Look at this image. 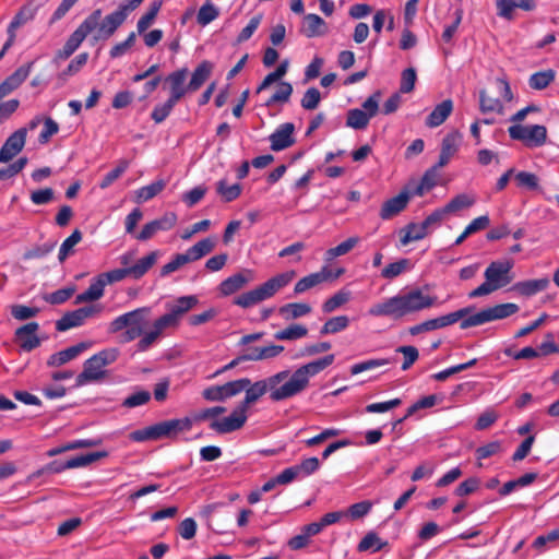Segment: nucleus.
<instances>
[{
  "label": "nucleus",
  "instance_id": "f257e3e1",
  "mask_svg": "<svg viewBox=\"0 0 559 559\" xmlns=\"http://www.w3.org/2000/svg\"><path fill=\"white\" fill-rule=\"evenodd\" d=\"M436 296L425 294L420 288H413L374 304L368 310L372 317H388L394 320L438 306Z\"/></svg>",
  "mask_w": 559,
  "mask_h": 559
},
{
  "label": "nucleus",
  "instance_id": "f03ea898",
  "mask_svg": "<svg viewBox=\"0 0 559 559\" xmlns=\"http://www.w3.org/2000/svg\"><path fill=\"white\" fill-rule=\"evenodd\" d=\"M519 309V306L513 302L499 304L492 307H487L476 313H472V307H465L445 316L433 318V320L437 330L452 325L460 320V328L465 330L473 326L483 325L491 321L509 318L515 314Z\"/></svg>",
  "mask_w": 559,
  "mask_h": 559
},
{
  "label": "nucleus",
  "instance_id": "7ed1b4c3",
  "mask_svg": "<svg viewBox=\"0 0 559 559\" xmlns=\"http://www.w3.org/2000/svg\"><path fill=\"white\" fill-rule=\"evenodd\" d=\"M286 377V372L280 371L253 383L248 378V385H246L243 390L245 399L239 405L248 412L249 407L255 404L266 393H269V397L272 402H282L292 399L286 383L284 382Z\"/></svg>",
  "mask_w": 559,
  "mask_h": 559
},
{
  "label": "nucleus",
  "instance_id": "20e7f679",
  "mask_svg": "<svg viewBox=\"0 0 559 559\" xmlns=\"http://www.w3.org/2000/svg\"><path fill=\"white\" fill-rule=\"evenodd\" d=\"M294 271L280 273L252 290L240 294L234 299V304L241 308L253 307L261 301L271 298L278 290L287 286L295 277Z\"/></svg>",
  "mask_w": 559,
  "mask_h": 559
},
{
  "label": "nucleus",
  "instance_id": "39448f33",
  "mask_svg": "<svg viewBox=\"0 0 559 559\" xmlns=\"http://www.w3.org/2000/svg\"><path fill=\"white\" fill-rule=\"evenodd\" d=\"M512 267L511 261H493L485 270L484 276L485 282L478 287L468 293V298H478L488 296L491 293L509 285L512 280Z\"/></svg>",
  "mask_w": 559,
  "mask_h": 559
},
{
  "label": "nucleus",
  "instance_id": "423d86ee",
  "mask_svg": "<svg viewBox=\"0 0 559 559\" xmlns=\"http://www.w3.org/2000/svg\"><path fill=\"white\" fill-rule=\"evenodd\" d=\"M333 361L334 355L330 354L299 367L294 372H290L289 370H282L281 372L287 373L284 382L286 383L290 397L304 392L309 385L310 378L324 370L326 367L332 365Z\"/></svg>",
  "mask_w": 559,
  "mask_h": 559
},
{
  "label": "nucleus",
  "instance_id": "0eeeda50",
  "mask_svg": "<svg viewBox=\"0 0 559 559\" xmlns=\"http://www.w3.org/2000/svg\"><path fill=\"white\" fill-rule=\"evenodd\" d=\"M151 308L141 307L115 318L109 324V332L124 331L123 341L131 342L140 337L147 324Z\"/></svg>",
  "mask_w": 559,
  "mask_h": 559
},
{
  "label": "nucleus",
  "instance_id": "6e6552de",
  "mask_svg": "<svg viewBox=\"0 0 559 559\" xmlns=\"http://www.w3.org/2000/svg\"><path fill=\"white\" fill-rule=\"evenodd\" d=\"M118 357L119 349L116 347L105 348L93 355L84 362L83 371L76 377V386L104 379L105 367L115 362Z\"/></svg>",
  "mask_w": 559,
  "mask_h": 559
},
{
  "label": "nucleus",
  "instance_id": "1a4fd4ad",
  "mask_svg": "<svg viewBox=\"0 0 559 559\" xmlns=\"http://www.w3.org/2000/svg\"><path fill=\"white\" fill-rule=\"evenodd\" d=\"M199 300L195 296H182L177 298L173 304H167V312L156 319L153 325L163 334L167 329H177L182 317L198 305Z\"/></svg>",
  "mask_w": 559,
  "mask_h": 559
},
{
  "label": "nucleus",
  "instance_id": "9d476101",
  "mask_svg": "<svg viewBox=\"0 0 559 559\" xmlns=\"http://www.w3.org/2000/svg\"><path fill=\"white\" fill-rule=\"evenodd\" d=\"M100 19L102 10L93 11L70 35L62 49L57 51L55 61L68 59L80 47L86 36L96 28Z\"/></svg>",
  "mask_w": 559,
  "mask_h": 559
},
{
  "label": "nucleus",
  "instance_id": "9b49d317",
  "mask_svg": "<svg viewBox=\"0 0 559 559\" xmlns=\"http://www.w3.org/2000/svg\"><path fill=\"white\" fill-rule=\"evenodd\" d=\"M512 140L521 141L526 147H540L547 141V129L542 124L522 126L514 123L508 129Z\"/></svg>",
  "mask_w": 559,
  "mask_h": 559
},
{
  "label": "nucleus",
  "instance_id": "f8f14e48",
  "mask_svg": "<svg viewBox=\"0 0 559 559\" xmlns=\"http://www.w3.org/2000/svg\"><path fill=\"white\" fill-rule=\"evenodd\" d=\"M380 93L376 92L362 103V109L348 110L346 126L355 130L365 129L379 110Z\"/></svg>",
  "mask_w": 559,
  "mask_h": 559
},
{
  "label": "nucleus",
  "instance_id": "ddd939ff",
  "mask_svg": "<svg viewBox=\"0 0 559 559\" xmlns=\"http://www.w3.org/2000/svg\"><path fill=\"white\" fill-rule=\"evenodd\" d=\"M246 385H248V378H241L222 385L209 386L203 390L202 396L210 402H223L243 392Z\"/></svg>",
  "mask_w": 559,
  "mask_h": 559
},
{
  "label": "nucleus",
  "instance_id": "4468645a",
  "mask_svg": "<svg viewBox=\"0 0 559 559\" xmlns=\"http://www.w3.org/2000/svg\"><path fill=\"white\" fill-rule=\"evenodd\" d=\"M100 307L96 305L86 306L82 308H78L73 311H69L64 313L57 322L56 330L59 332H64L73 328L81 326L85 323V321L99 313Z\"/></svg>",
  "mask_w": 559,
  "mask_h": 559
},
{
  "label": "nucleus",
  "instance_id": "2eb2a0df",
  "mask_svg": "<svg viewBox=\"0 0 559 559\" xmlns=\"http://www.w3.org/2000/svg\"><path fill=\"white\" fill-rule=\"evenodd\" d=\"M105 456H107V452L99 451V452L81 454V455L71 457L70 460H68L66 462L52 461L46 465V471H48V473L58 474V473L64 472L66 469L87 466L91 463H93L99 459H103Z\"/></svg>",
  "mask_w": 559,
  "mask_h": 559
},
{
  "label": "nucleus",
  "instance_id": "dca6fc26",
  "mask_svg": "<svg viewBox=\"0 0 559 559\" xmlns=\"http://www.w3.org/2000/svg\"><path fill=\"white\" fill-rule=\"evenodd\" d=\"M247 418V411L238 404L229 416L212 421L210 428L222 435L229 433L242 428Z\"/></svg>",
  "mask_w": 559,
  "mask_h": 559
},
{
  "label": "nucleus",
  "instance_id": "f3484780",
  "mask_svg": "<svg viewBox=\"0 0 559 559\" xmlns=\"http://www.w3.org/2000/svg\"><path fill=\"white\" fill-rule=\"evenodd\" d=\"M178 217L174 212L165 213L160 218L145 224L142 230L135 236L140 241L151 239L157 231L170 230L177 224Z\"/></svg>",
  "mask_w": 559,
  "mask_h": 559
},
{
  "label": "nucleus",
  "instance_id": "a211bd4d",
  "mask_svg": "<svg viewBox=\"0 0 559 559\" xmlns=\"http://www.w3.org/2000/svg\"><path fill=\"white\" fill-rule=\"evenodd\" d=\"M39 324L37 322H28L15 330V342L24 352H31L37 348L41 341L37 336Z\"/></svg>",
  "mask_w": 559,
  "mask_h": 559
},
{
  "label": "nucleus",
  "instance_id": "6ab92c4d",
  "mask_svg": "<svg viewBox=\"0 0 559 559\" xmlns=\"http://www.w3.org/2000/svg\"><path fill=\"white\" fill-rule=\"evenodd\" d=\"M26 128H21L13 132L4 142L0 150V163H8L16 156L24 147L26 140Z\"/></svg>",
  "mask_w": 559,
  "mask_h": 559
},
{
  "label": "nucleus",
  "instance_id": "aec40b11",
  "mask_svg": "<svg viewBox=\"0 0 559 559\" xmlns=\"http://www.w3.org/2000/svg\"><path fill=\"white\" fill-rule=\"evenodd\" d=\"M127 19V14L121 11L119 8L111 12L110 14L106 15L103 21H98L97 34L95 35V39H108L110 38L115 32L119 28L120 25L123 24V22Z\"/></svg>",
  "mask_w": 559,
  "mask_h": 559
},
{
  "label": "nucleus",
  "instance_id": "412c9836",
  "mask_svg": "<svg viewBox=\"0 0 559 559\" xmlns=\"http://www.w3.org/2000/svg\"><path fill=\"white\" fill-rule=\"evenodd\" d=\"M295 126L292 122H285L269 136L270 147L274 152H280L290 147L295 143Z\"/></svg>",
  "mask_w": 559,
  "mask_h": 559
},
{
  "label": "nucleus",
  "instance_id": "4be33fe9",
  "mask_svg": "<svg viewBox=\"0 0 559 559\" xmlns=\"http://www.w3.org/2000/svg\"><path fill=\"white\" fill-rule=\"evenodd\" d=\"M35 16V9L31 7H23L12 19L8 26L9 38L7 43L3 45L2 50L0 52V58L4 55L5 50L12 46L15 39V32L19 27L33 20Z\"/></svg>",
  "mask_w": 559,
  "mask_h": 559
},
{
  "label": "nucleus",
  "instance_id": "5701e85b",
  "mask_svg": "<svg viewBox=\"0 0 559 559\" xmlns=\"http://www.w3.org/2000/svg\"><path fill=\"white\" fill-rule=\"evenodd\" d=\"M254 275L251 270H246L240 273H236L219 284V292L224 296H229L240 290L249 282L253 281Z\"/></svg>",
  "mask_w": 559,
  "mask_h": 559
},
{
  "label": "nucleus",
  "instance_id": "b1692460",
  "mask_svg": "<svg viewBox=\"0 0 559 559\" xmlns=\"http://www.w3.org/2000/svg\"><path fill=\"white\" fill-rule=\"evenodd\" d=\"M187 74L188 70L183 68L170 73L166 78V82L169 83L170 87V96L168 98L169 100L177 104L185 96L186 92L189 91L187 87H185Z\"/></svg>",
  "mask_w": 559,
  "mask_h": 559
},
{
  "label": "nucleus",
  "instance_id": "393cba45",
  "mask_svg": "<svg viewBox=\"0 0 559 559\" xmlns=\"http://www.w3.org/2000/svg\"><path fill=\"white\" fill-rule=\"evenodd\" d=\"M33 63L17 68L0 84V99L16 90L28 76Z\"/></svg>",
  "mask_w": 559,
  "mask_h": 559
},
{
  "label": "nucleus",
  "instance_id": "a878e982",
  "mask_svg": "<svg viewBox=\"0 0 559 559\" xmlns=\"http://www.w3.org/2000/svg\"><path fill=\"white\" fill-rule=\"evenodd\" d=\"M88 346L90 345L87 343L82 342L58 353H55L48 358L47 365L49 367H60L76 358L81 353L86 350Z\"/></svg>",
  "mask_w": 559,
  "mask_h": 559
},
{
  "label": "nucleus",
  "instance_id": "bb28decb",
  "mask_svg": "<svg viewBox=\"0 0 559 559\" xmlns=\"http://www.w3.org/2000/svg\"><path fill=\"white\" fill-rule=\"evenodd\" d=\"M408 204V197L406 193H403L402 191L396 195L389 200H386L380 210V217L383 221L391 219L392 217L400 214L402 211L406 209Z\"/></svg>",
  "mask_w": 559,
  "mask_h": 559
},
{
  "label": "nucleus",
  "instance_id": "cd10ccee",
  "mask_svg": "<svg viewBox=\"0 0 559 559\" xmlns=\"http://www.w3.org/2000/svg\"><path fill=\"white\" fill-rule=\"evenodd\" d=\"M331 270L328 266H322L319 272L311 273L302 278H300L295 287V294H302L306 290L323 283L330 281Z\"/></svg>",
  "mask_w": 559,
  "mask_h": 559
},
{
  "label": "nucleus",
  "instance_id": "c85d7f7f",
  "mask_svg": "<svg viewBox=\"0 0 559 559\" xmlns=\"http://www.w3.org/2000/svg\"><path fill=\"white\" fill-rule=\"evenodd\" d=\"M301 33L308 38L323 36L328 33V26L322 17L310 13L304 17Z\"/></svg>",
  "mask_w": 559,
  "mask_h": 559
},
{
  "label": "nucleus",
  "instance_id": "c756f323",
  "mask_svg": "<svg viewBox=\"0 0 559 559\" xmlns=\"http://www.w3.org/2000/svg\"><path fill=\"white\" fill-rule=\"evenodd\" d=\"M163 438H168L164 421H159L143 429L134 430L130 433V439L136 442L158 440Z\"/></svg>",
  "mask_w": 559,
  "mask_h": 559
},
{
  "label": "nucleus",
  "instance_id": "7c9ffc66",
  "mask_svg": "<svg viewBox=\"0 0 559 559\" xmlns=\"http://www.w3.org/2000/svg\"><path fill=\"white\" fill-rule=\"evenodd\" d=\"M549 286L547 277L518 282L512 286V290L521 296L531 297L539 292L545 290Z\"/></svg>",
  "mask_w": 559,
  "mask_h": 559
},
{
  "label": "nucleus",
  "instance_id": "2f4dec72",
  "mask_svg": "<svg viewBox=\"0 0 559 559\" xmlns=\"http://www.w3.org/2000/svg\"><path fill=\"white\" fill-rule=\"evenodd\" d=\"M106 283L100 274L92 280L88 288L75 297V304L91 302L100 299L104 295Z\"/></svg>",
  "mask_w": 559,
  "mask_h": 559
},
{
  "label": "nucleus",
  "instance_id": "473e14b6",
  "mask_svg": "<svg viewBox=\"0 0 559 559\" xmlns=\"http://www.w3.org/2000/svg\"><path fill=\"white\" fill-rule=\"evenodd\" d=\"M453 109L451 99H445L435 107L426 120V124L430 128H436L442 124L450 116Z\"/></svg>",
  "mask_w": 559,
  "mask_h": 559
},
{
  "label": "nucleus",
  "instance_id": "72a5a7b5",
  "mask_svg": "<svg viewBox=\"0 0 559 559\" xmlns=\"http://www.w3.org/2000/svg\"><path fill=\"white\" fill-rule=\"evenodd\" d=\"M158 251H152L147 255L141 258L138 262L129 266L130 277L139 280L144 276L147 271L156 263Z\"/></svg>",
  "mask_w": 559,
  "mask_h": 559
},
{
  "label": "nucleus",
  "instance_id": "f704fd0d",
  "mask_svg": "<svg viewBox=\"0 0 559 559\" xmlns=\"http://www.w3.org/2000/svg\"><path fill=\"white\" fill-rule=\"evenodd\" d=\"M166 187L164 179H158L147 186H144L135 191V202L144 203L156 197Z\"/></svg>",
  "mask_w": 559,
  "mask_h": 559
},
{
  "label": "nucleus",
  "instance_id": "c9c22d12",
  "mask_svg": "<svg viewBox=\"0 0 559 559\" xmlns=\"http://www.w3.org/2000/svg\"><path fill=\"white\" fill-rule=\"evenodd\" d=\"M212 71V64L209 61L201 62L192 73L187 88L191 92L199 90L207 80Z\"/></svg>",
  "mask_w": 559,
  "mask_h": 559
},
{
  "label": "nucleus",
  "instance_id": "e433bc0d",
  "mask_svg": "<svg viewBox=\"0 0 559 559\" xmlns=\"http://www.w3.org/2000/svg\"><path fill=\"white\" fill-rule=\"evenodd\" d=\"M427 235L428 229L426 228L423 222L420 224L409 223L404 228V235L401 237V243L403 246H406L412 241H418L424 239Z\"/></svg>",
  "mask_w": 559,
  "mask_h": 559
},
{
  "label": "nucleus",
  "instance_id": "4c0bfd02",
  "mask_svg": "<svg viewBox=\"0 0 559 559\" xmlns=\"http://www.w3.org/2000/svg\"><path fill=\"white\" fill-rule=\"evenodd\" d=\"M192 424V419L189 417L164 420L168 438H175L181 432L190 431Z\"/></svg>",
  "mask_w": 559,
  "mask_h": 559
},
{
  "label": "nucleus",
  "instance_id": "58836bf2",
  "mask_svg": "<svg viewBox=\"0 0 559 559\" xmlns=\"http://www.w3.org/2000/svg\"><path fill=\"white\" fill-rule=\"evenodd\" d=\"M359 237H349L345 241L341 242L336 247L330 248L324 253L325 262H331L335 258L347 254L352 249H354L359 242Z\"/></svg>",
  "mask_w": 559,
  "mask_h": 559
},
{
  "label": "nucleus",
  "instance_id": "ea45409f",
  "mask_svg": "<svg viewBox=\"0 0 559 559\" xmlns=\"http://www.w3.org/2000/svg\"><path fill=\"white\" fill-rule=\"evenodd\" d=\"M556 78V72L552 69H547L533 73L528 79L531 88L540 91L546 88Z\"/></svg>",
  "mask_w": 559,
  "mask_h": 559
},
{
  "label": "nucleus",
  "instance_id": "a19ab883",
  "mask_svg": "<svg viewBox=\"0 0 559 559\" xmlns=\"http://www.w3.org/2000/svg\"><path fill=\"white\" fill-rule=\"evenodd\" d=\"M308 334V329L301 324H290L287 328L277 331L274 338L277 341H295L305 337Z\"/></svg>",
  "mask_w": 559,
  "mask_h": 559
},
{
  "label": "nucleus",
  "instance_id": "79ce46f5",
  "mask_svg": "<svg viewBox=\"0 0 559 559\" xmlns=\"http://www.w3.org/2000/svg\"><path fill=\"white\" fill-rule=\"evenodd\" d=\"M241 190L242 188L239 183L228 186L225 179H221L216 182V192L224 202H233L236 200L241 194Z\"/></svg>",
  "mask_w": 559,
  "mask_h": 559
},
{
  "label": "nucleus",
  "instance_id": "37998d69",
  "mask_svg": "<svg viewBox=\"0 0 559 559\" xmlns=\"http://www.w3.org/2000/svg\"><path fill=\"white\" fill-rule=\"evenodd\" d=\"M163 5V0H155L150 4L147 12L140 17L136 24V28L139 34L144 33L156 19L160 8Z\"/></svg>",
  "mask_w": 559,
  "mask_h": 559
},
{
  "label": "nucleus",
  "instance_id": "c03bdc74",
  "mask_svg": "<svg viewBox=\"0 0 559 559\" xmlns=\"http://www.w3.org/2000/svg\"><path fill=\"white\" fill-rule=\"evenodd\" d=\"M479 109L483 114H502L503 104L499 98L490 97L485 90L479 92Z\"/></svg>",
  "mask_w": 559,
  "mask_h": 559
},
{
  "label": "nucleus",
  "instance_id": "a18cd8bd",
  "mask_svg": "<svg viewBox=\"0 0 559 559\" xmlns=\"http://www.w3.org/2000/svg\"><path fill=\"white\" fill-rule=\"evenodd\" d=\"M311 312V307L304 302H292L280 308V313L286 319H297Z\"/></svg>",
  "mask_w": 559,
  "mask_h": 559
},
{
  "label": "nucleus",
  "instance_id": "49530a36",
  "mask_svg": "<svg viewBox=\"0 0 559 559\" xmlns=\"http://www.w3.org/2000/svg\"><path fill=\"white\" fill-rule=\"evenodd\" d=\"M475 203V198L465 193L457 194L443 207L448 214L456 213L461 210L468 209Z\"/></svg>",
  "mask_w": 559,
  "mask_h": 559
},
{
  "label": "nucleus",
  "instance_id": "de8ad7c7",
  "mask_svg": "<svg viewBox=\"0 0 559 559\" xmlns=\"http://www.w3.org/2000/svg\"><path fill=\"white\" fill-rule=\"evenodd\" d=\"M388 545V542H383L376 533L369 532L358 544V551L372 550L377 552Z\"/></svg>",
  "mask_w": 559,
  "mask_h": 559
},
{
  "label": "nucleus",
  "instance_id": "09e8293b",
  "mask_svg": "<svg viewBox=\"0 0 559 559\" xmlns=\"http://www.w3.org/2000/svg\"><path fill=\"white\" fill-rule=\"evenodd\" d=\"M350 292L341 289L337 293H335L332 297L326 299L324 304L322 305V310L325 313L333 312L344 304H346L350 299Z\"/></svg>",
  "mask_w": 559,
  "mask_h": 559
},
{
  "label": "nucleus",
  "instance_id": "8fccbe9b",
  "mask_svg": "<svg viewBox=\"0 0 559 559\" xmlns=\"http://www.w3.org/2000/svg\"><path fill=\"white\" fill-rule=\"evenodd\" d=\"M82 233L79 229H75L68 238L63 240L60 246L58 260L63 262L71 253H73V248L81 241Z\"/></svg>",
  "mask_w": 559,
  "mask_h": 559
},
{
  "label": "nucleus",
  "instance_id": "3c124183",
  "mask_svg": "<svg viewBox=\"0 0 559 559\" xmlns=\"http://www.w3.org/2000/svg\"><path fill=\"white\" fill-rule=\"evenodd\" d=\"M88 60V53L82 52L78 55L71 62L68 64V67L59 73L58 78L61 81H66L69 76L75 75L81 71V69L86 64Z\"/></svg>",
  "mask_w": 559,
  "mask_h": 559
},
{
  "label": "nucleus",
  "instance_id": "603ef678",
  "mask_svg": "<svg viewBox=\"0 0 559 559\" xmlns=\"http://www.w3.org/2000/svg\"><path fill=\"white\" fill-rule=\"evenodd\" d=\"M293 94V85L289 82H280L275 93L265 102L270 107L276 103H287Z\"/></svg>",
  "mask_w": 559,
  "mask_h": 559
},
{
  "label": "nucleus",
  "instance_id": "864d4df0",
  "mask_svg": "<svg viewBox=\"0 0 559 559\" xmlns=\"http://www.w3.org/2000/svg\"><path fill=\"white\" fill-rule=\"evenodd\" d=\"M462 142V135L457 131L448 133L441 143L440 153L454 156Z\"/></svg>",
  "mask_w": 559,
  "mask_h": 559
},
{
  "label": "nucleus",
  "instance_id": "5fc2aeb1",
  "mask_svg": "<svg viewBox=\"0 0 559 559\" xmlns=\"http://www.w3.org/2000/svg\"><path fill=\"white\" fill-rule=\"evenodd\" d=\"M218 15V9L211 1H207L199 9L197 22L199 25L205 26L216 20Z\"/></svg>",
  "mask_w": 559,
  "mask_h": 559
},
{
  "label": "nucleus",
  "instance_id": "6e6d98bb",
  "mask_svg": "<svg viewBox=\"0 0 559 559\" xmlns=\"http://www.w3.org/2000/svg\"><path fill=\"white\" fill-rule=\"evenodd\" d=\"M372 502L369 500H364L357 503L352 504L345 512V516L350 519L352 521H356L366 516L372 509Z\"/></svg>",
  "mask_w": 559,
  "mask_h": 559
},
{
  "label": "nucleus",
  "instance_id": "4d7b16f0",
  "mask_svg": "<svg viewBox=\"0 0 559 559\" xmlns=\"http://www.w3.org/2000/svg\"><path fill=\"white\" fill-rule=\"evenodd\" d=\"M349 324V319L346 316H338L329 319L321 329V334H334L345 330Z\"/></svg>",
  "mask_w": 559,
  "mask_h": 559
},
{
  "label": "nucleus",
  "instance_id": "13d9d810",
  "mask_svg": "<svg viewBox=\"0 0 559 559\" xmlns=\"http://www.w3.org/2000/svg\"><path fill=\"white\" fill-rule=\"evenodd\" d=\"M129 167V160L120 159L118 165L110 170L99 182L100 189H106L111 186Z\"/></svg>",
  "mask_w": 559,
  "mask_h": 559
},
{
  "label": "nucleus",
  "instance_id": "bf43d9fd",
  "mask_svg": "<svg viewBox=\"0 0 559 559\" xmlns=\"http://www.w3.org/2000/svg\"><path fill=\"white\" fill-rule=\"evenodd\" d=\"M409 266L407 259H401L396 262L388 264L382 271L381 276L386 280H393L401 275Z\"/></svg>",
  "mask_w": 559,
  "mask_h": 559
},
{
  "label": "nucleus",
  "instance_id": "052dcab7",
  "mask_svg": "<svg viewBox=\"0 0 559 559\" xmlns=\"http://www.w3.org/2000/svg\"><path fill=\"white\" fill-rule=\"evenodd\" d=\"M514 179L516 182V186L520 188H525L528 190H536L539 186V179L538 177L528 171H519L514 173Z\"/></svg>",
  "mask_w": 559,
  "mask_h": 559
},
{
  "label": "nucleus",
  "instance_id": "680f3d73",
  "mask_svg": "<svg viewBox=\"0 0 559 559\" xmlns=\"http://www.w3.org/2000/svg\"><path fill=\"white\" fill-rule=\"evenodd\" d=\"M295 466L299 474V477L306 478L316 473L320 468L321 463L318 457L312 456L302 460L299 464H296Z\"/></svg>",
  "mask_w": 559,
  "mask_h": 559
},
{
  "label": "nucleus",
  "instance_id": "e2e57ef3",
  "mask_svg": "<svg viewBox=\"0 0 559 559\" xmlns=\"http://www.w3.org/2000/svg\"><path fill=\"white\" fill-rule=\"evenodd\" d=\"M390 362L391 361L389 359H385V358H376V359L365 360V361H361V362L353 365L350 367V373L353 376H355V374L361 373L364 371H368V370H371V369H376V368L385 366V365H388Z\"/></svg>",
  "mask_w": 559,
  "mask_h": 559
},
{
  "label": "nucleus",
  "instance_id": "0e129e2a",
  "mask_svg": "<svg viewBox=\"0 0 559 559\" xmlns=\"http://www.w3.org/2000/svg\"><path fill=\"white\" fill-rule=\"evenodd\" d=\"M151 400V393L145 390L136 391L124 399L122 406L134 408L146 404Z\"/></svg>",
  "mask_w": 559,
  "mask_h": 559
},
{
  "label": "nucleus",
  "instance_id": "69168bd1",
  "mask_svg": "<svg viewBox=\"0 0 559 559\" xmlns=\"http://www.w3.org/2000/svg\"><path fill=\"white\" fill-rule=\"evenodd\" d=\"M163 334L152 324V329L143 332L136 344L139 352L147 350Z\"/></svg>",
  "mask_w": 559,
  "mask_h": 559
},
{
  "label": "nucleus",
  "instance_id": "338daca9",
  "mask_svg": "<svg viewBox=\"0 0 559 559\" xmlns=\"http://www.w3.org/2000/svg\"><path fill=\"white\" fill-rule=\"evenodd\" d=\"M320 100V91L316 87H310L305 92L301 98V107L306 110H313L318 107Z\"/></svg>",
  "mask_w": 559,
  "mask_h": 559
},
{
  "label": "nucleus",
  "instance_id": "774afa93",
  "mask_svg": "<svg viewBox=\"0 0 559 559\" xmlns=\"http://www.w3.org/2000/svg\"><path fill=\"white\" fill-rule=\"evenodd\" d=\"M39 309L36 307H28L25 305H14L11 308V314L14 319L24 321L34 318L38 314Z\"/></svg>",
  "mask_w": 559,
  "mask_h": 559
}]
</instances>
